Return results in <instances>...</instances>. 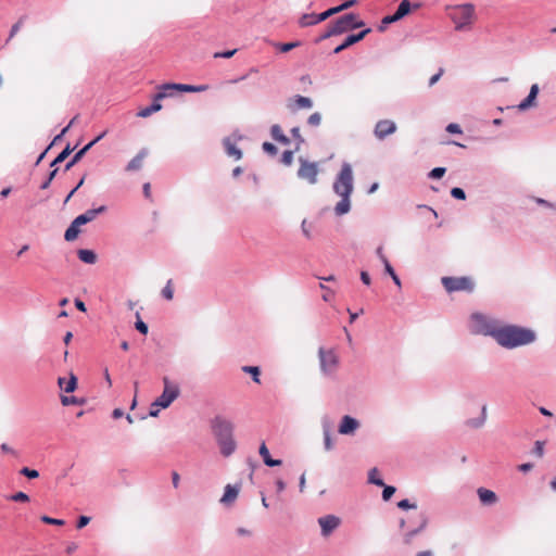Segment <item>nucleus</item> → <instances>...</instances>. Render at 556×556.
Masks as SVG:
<instances>
[{"label": "nucleus", "instance_id": "obj_47", "mask_svg": "<svg viewBox=\"0 0 556 556\" xmlns=\"http://www.w3.org/2000/svg\"><path fill=\"white\" fill-rule=\"evenodd\" d=\"M338 13H339V10L337 9V7H332L321 13H318V18H320V22H324L327 18H329L332 15L338 14Z\"/></svg>", "mask_w": 556, "mask_h": 556}, {"label": "nucleus", "instance_id": "obj_61", "mask_svg": "<svg viewBox=\"0 0 556 556\" xmlns=\"http://www.w3.org/2000/svg\"><path fill=\"white\" fill-rule=\"evenodd\" d=\"M446 131L450 132V134H457V135H460L463 134V130L460 128V126L456 123H451L446 126Z\"/></svg>", "mask_w": 556, "mask_h": 556}, {"label": "nucleus", "instance_id": "obj_13", "mask_svg": "<svg viewBox=\"0 0 556 556\" xmlns=\"http://www.w3.org/2000/svg\"><path fill=\"white\" fill-rule=\"evenodd\" d=\"M396 131V125L393 121L390 119H381L377 122L374 134L379 140H383L388 136L394 134Z\"/></svg>", "mask_w": 556, "mask_h": 556}, {"label": "nucleus", "instance_id": "obj_7", "mask_svg": "<svg viewBox=\"0 0 556 556\" xmlns=\"http://www.w3.org/2000/svg\"><path fill=\"white\" fill-rule=\"evenodd\" d=\"M441 282L448 293L457 291L472 292L475 282L470 277H442Z\"/></svg>", "mask_w": 556, "mask_h": 556}, {"label": "nucleus", "instance_id": "obj_6", "mask_svg": "<svg viewBox=\"0 0 556 556\" xmlns=\"http://www.w3.org/2000/svg\"><path fill=\"white\" fill-rule=\"evenodd\" d=\"M164 390L160 396L155 399L152 406L167 408L180 394L179 387L172 383L167 377L163 378Z\"/></svg>", "mask_w": 556, "mask_h": 556}, {"label": "nucleus", "instance_id": "obj_34", "mask_svg": "<svg viewBox=\"0 0 556 556\" xmlns=\"http://www.w3.org/2000/svg\"><path fill=\"white\" fill-rule=\"evenodd\" d=\"M61 403L63 406H70V405H85L86 400L84 397H77L74 395L67 396V395H61Z\"/></svg>", "mask_w": 556, "mask_h": 556}, {"label": "nucleus", "instance_id": "obj_20", "mask_svg": "<svg viewBox=\"0 0 556 556\" xmlns=\"http://www.w3.org/2000/svg\"><path fill=\"white\" fill-rule=\"evenodd\" d=\"M77 377L73 372H71L67 380L63 377H59L58 386L65 393H73L77 389Z\"/></svg>", "mask_w": 556, "mask_h": 556}, {"label": "nucleus", "instance_id": "obj_17", "mask_svg": "<svg viewBox=\"0 0 556 556\" xmlns=\"http://www.w3.org/2000/svg\"><path fill=\"white\" fill-rule=\"evenodd\" d=\"M358 427L359 422L356 418L345 415L341 419L338 431L340 434L349 435L353 434Z\"/></svg>", "mask_w": 556, "mask_h": 556}, {"label": "nucleus", "instance_id": "obj_38", "mask_svg": "<svg viewBox=\"0 0 556 556\" xmlns=\"http://www.w3.org/2000/svg\"><path fill=\"white\" fill-rule=\"evenodd\" d=\"M368 482L377 486L384 485V481L378 476V469L376 467L369 470Z\"/></svg>", "mask_w": 556, "mask_h": 556}, {"label": "nucleus", "instance_id": "obj_11", "mask_svg": "<svg viewBox=\"0 0 556 556\" xmlns=\"http://www.w3.org/2000/svg\"><path fill=\"white\" fill-rule=\"evenodd\" d=\"M371 31V28H365L363 29L362 31L357 33V34H351L349 35L342 43H340L339 46H337L334 49H333V53L334 54H339L341 53L343 50L350 48L351 46L362 41L369 33Z\"/></svg>", "mask_w": 556, "mask_h": 556}, {"label": "nucleus", "instance_id": "obj_58", "mask_svg": "<svg viewBox=\"0 0 556 556\" xmlns=\"http://www.w3.org/2000/svg\"><path fill=\"white\" fill-rule=\"evenodd\" d=\"M321 427H323V434L331 433L332 425H331L329 417H327V416L323 417Z\"/></svg>", "mask_w": 556, "mask_h": 556}, {"label": "nucleus", "instance_id": "obj_36", "mask_svg": "<svg viewBox=\"0 0 556 556\" xmlns=\"http://www.w3.org/2000/svg\"><path fill=\"white\" fill-rule=\"evenodd\" d=\"M332 36H338V33L334 28V26L332 25V23L330 22L326 28V30L320 34L316 39H315V43H319Z\"/></svg>", "mask_w": 556, "mask_h": 556}, {"label": "nucleus", "instance_id": "obj_46", "mask_svg": "<svg viewBox=\"0 0 556 556\" xmlns=\"http://www.w3.org/2000/svg\"><path fill=\"white\" fill-rule=\"evenodd\" d=\"M20 473L23 475L24 477L28 478V479H36V478L39 477V471L38 470L31 469V468H28V467H23L20 470Z\"/></svg>", "mask_w": 556, "mask_h": 556}, {"label": "nucleus", "instance_id": "obj_44", "mask_svg": "<svg viewBox=\"0 0 556 556\" xmlns=\"http://www.w3.org/2000/svg\"><path fill=\"white\" fill-rule=\"evenodd\" d=\"M381 486L383 488V490H382V498H383V501L387 502V501H389L393 496V494L395 493L396 489H395V486L387 485L386 483H384V485H381Z\"/></svg>", "mask_w": 556, "mask_h": 556}, {"label": "nucleus", "instance_id": "obj_62", "mask_svg": "<svg viewBox=\"0 0 556 556\" xmlns=\"http://www.w3.org/2000/svg\"><path fill=\"white\" fill-rule=\"evenodd\" d=\"M90 520L91 519L88 516H79L76 523L77 529L85 528L90 522Z\"/></svg>", "mask_w": 556, "mask_h": 556}, {"label": "nucleus", "instance_id": "obj_49", "mask_svg": "<svg viewBox=\"0 0 556 556\" xmlns=\"http://www.w3.org/2000/svg\"><path fill=\"white\" fill-rule=\"evenodd\" d=\"M320 122H321V115L320 113L318 112H315L313 113L312 115H309V117L307 118V124L309 126H313V127H317L320 125Z\"/></svg>", "mask_w": 556, "mask_h": 556}, {"label": "nucleus", "instance_id": "obj_9", "mask_svg": "<svg viewBox=\"0 0 556 556\" xmlns=\"http://www.w3.org/2000/svg\"><path fill=\"white\" fill-rule=\"evenodd\" d=\"M299 162L298 177L306 180L311 185H315L318 176V164L316 162H309L304 157H300Z\"/></svg>", "mask_w": 556, "mask_h": 556}, {"label": "nucleus", "instance_id": "obj_50", "mask_svg": "<svg viewBox=\"0 0 556 556\" xmlns=\"http://www.w3.org/2000/svg\"><path fill=\"white\" fill-rule=\"evenodd\" d=\"M451 195L456 200H465L466 199V192L464 189L459 187H454L451 189Z\"/></svg>", "mask_w": 556, "mask_h": 556}, {"label": "nucleus", "instance_id": "obj_55", "mask_svg": "<svg viewBox=\"0 0 556 556\" xmlns=\"http://www.w3.org/2000/svg\"><path fill=\"white\" fill-rule=\"evenodd\" d=\"M262 148H263L264 152H266L267 154H270V155H276L278 152L277 147L271 142H264Z\"/></svg>", "mask_w": 556, "mask_h": 556}, {"label": "nucleus", "instance_id": "obj_53", "mask_svg": "<svg viewBox=\"0 0 556 556\" xmlns=\"http://www.w3.org/2000/svg\"><path fill=\"white\" fill-rule=\"evenodd\" d=\"M397 507L400 509L407 510V509H415L417 507V505L415 503H410L409 500L404 498V500H401L400 502H397Z\"/></svg>", "mask_w": 556, "mask_h": 556}, {"label": "nucleus", "instance_id": "obj_48", "mask_svg": "<svg viewBox=\"0 0 556 556\" xmlns=\"http://www.w3.org/2000/svg\"><path fill=\"white\" fill-rule=\"evenodd\" d=\"M40 520L43 523L53 525V526H63L65 523L63 519L52 518V517H49L47 515L41 516Z\"/></svg>", "mask_w": 556, "mask_h": 556}, {"label": "nucleus", "instance_id": "obj_16", "mask_svg": "<svg viewBox=\"0 0 556 556\" xmlns=\"http://www.w3.org/2000/svg\"><path fill=\"white\" fill-rule=\"evenodd\" d=\"M427 525H428V518H427L426 514H420L418 525L414 529L407 530L403 533V543L405 545H412L414 538L417 534H419L421 531H424L426 529Z\"/></svg>", "mask_w": 556, "mask_h": 556}, {"label": "nucleus", "instance_id": "obj_4", "mask_svg": "<svg viewBox=\"0 0 556 556\" xmlns=\"http://www.w3.org/2000/svg\"><path fill=\"white\" fill-rule=\"evenodd\" d=\"M471 328L473 334H481L495 339L501 321L482 313H472L470 316Z\"/></svg>", "mask_w": 556, "mask_h": 556}, {"label": "nucleus", "instance_id": "obj_33", "mask_svg": "<svg viewBox=\"0 0 556 556\" xmlns=\"http://www.w3.org/2000/svg\"><path fill=\"white\" fill-rule=\"evenodd\" d=\"M485 419H486V407L482 406L481 416L478 418L468 419L466 421V425L471 428H480L484 425Z\"/></svg>", "mask_w": 556, "mask_h": 556}, {"label": "nucleus", "instance_id": "obj_22", "mask_svg": "<svg viewBox=\"0 0 556 556\" xmlns=\"http://www.w3.org/2000/svg\"><path fill=\"white\" fill-rule=\"evenodd\" d=\"M239 491H240L239 485L227 484L225 486L224 494L220 498V503H223L224 505L232 504L236 501V498L239 494Z\"/></svg>", "mask_w": 556, "mask_h": 556}, {"label": "nucleus", "instance_id": "obj_59", "mask_svg": "<svg viewBox=\"0 0 556 556\" xmlns=\"http://www.w3.org/2000/svg\"><path fill=\"white\" fill-rule=\"evenodd\" d=\"M324 447L326 451H331L333 448V441L331 433L324 434Z\"/></svg>", "mask_w": 556, "mask_h": 556}, {"label": "nucleus", "instance_id": "obj_39", "mask_svg": "<svg viewBox=\"0 0 556 556\" xmlns=\"http://www.w3.org/2000/svg\"><path fill=\"white\" fill-rule=\"evenodd\" d=\"M397 21L399 20L394 14L387 15L381 20V24L378 26V30L384 31L388 25L395 23Z\"/></svg>", "mask_w": 556, "mask_h": 556}, {"label": "nucleus", "instance_id": "obj_27", "mask_svg": "<svg viewBox=\"0 0 556 556\" xmlns=\"http://www.w3.org/2000/svg\"><path fill=\"white\" fill-rule=\"evenodd\" d=\"M270 136L274 140L281 144L288 146L290 143V139L283 134L281 127L278 124H275L270 127Z\"/></svg>", "mask_w": 556, "mask_h": 556}, {"label": "nucleus", "instance_id": "obj_56", "mask_svg": "<svg viewBox=\"0 0 556 556\" xmlns=\"http://www.w3.org/2000/svg\"><path fill=\"white\" fill-rule=\"evenodd\" d=\"M290 132H291V136L296 140V142H298L296 149H299V147L304 142V139L300 134V128L293 127V128H291Z\"/></svg>", "mask_w": 556, "mask_h": 556}, {"label": "nucleus", "instance_id": "obj_10", "mask_svg": "<svg viewBox=\"0 0 556 556\" xmlns=\"http://www.w3.org/2000/svg\"><path fill=\"white\" fill-rule=\"evenodd\" d=\"M173 93L172 92H168L167 90L164 89V85L160 86L159 87V91L154 94L153 97V102L141 109L137 115L139 117H149L151 114L155 113V112H159L161 109H162V104L160 103V100L164 99V98H167V97H172Z\"/></svg>", "mask_w": 556, "mask_h": 556}, {"label": "nucleus", "instance_id": "obj_21", "mask_svg": "<svg viewBox=\"0 0 556 556\" xmlns=\"http://www.w3.org/2000/svg\"><path fill=\"white\" fill-rule=\"evenodd\" d=\"M421 7V3L417 2L412 4L409 0H402L396 9V11L393 13L397 20H402L406 15H408L412 11V9H419Z\"/></svg>", "mask_w": 556, "mask_h": 556}, {"label": "nucleus", "instance_id": "obj_45", "mask_svg": "<svg viewBox=\"0 0 556 556\" xmlns=\"http://www.w3.org/2000/svg\"><path fill=\"white\" fill-rule=\"evenodd\" d=\"M445 172V167H434L429 172L428 177L431 179H440L444 176Z\"/></svg>", "mask_w": 556, "mask_h": 556}, {"label": "nucleus", "instance_id": "obj_14", "mask_svg": "<svg viewBox=\"0 0 556 556\" xmlns=\"http://www.w3.org/2000/svg\"><path fill=\"white\" fill-rule=\"evenodd\" d=\"M164 89L168 92L173 91H182V92H202L208 89L207 85H187V84H176V83H167L164 84Z\"/></svg>", "mask_w": 556, "mask_h": 556}, {"label": "nucleus", "instance_id": "obj_43", "mask_svg": "<svg viewBox=\"0 0 556 556\" xmlns=\"http://www.w3.org/2000/svg\"><path fill=\"white\" fill-rule=\"evenodd\" d=\"M77 117H78L77 115H76V116H74V117L71 119V122L68 123V125H67L66 127H64V128L62 129V131H61L58 136H55V137H54V139L52 140V142L48 146L49 148H51L55 142H58V141H60V140H61V138L66 134V131L70 129V127L74 125V123L76 122Z\"/></svg>", "mask_w": 556, "mask_h": 556}, {"label": "nucleus", "instance_id": "obj_63", "mask_svg": "<svg viewBox=\"0 0 556 556\" xmlns=\"http://www.w3.org/2000/svg\"><path fill=\"white\" fill-rule=\"evenodd\" d=\"M320 289L325 290V293L323 294V300L326 302H329L332 299V291L326 287L324 283L319 285Z\"/></svg>", "mask_w": 556, "mask_h": 556}, {"label": "nucleus", "instance_id": "obj_1", "mask_svg": "<svg viewBox=\"0 0 556 556\" xmlns=\"http://www.w3.org/2000/svg\"><path fill=\"white\" fill-rule=\"evenodd\" d=\"M333 192L341 198L334 206V214L342 216L351 211V194L354 190L353 169L350 163L343 162L332 185Z\"/></svg>", "mask_w": 556, "mask_h": 556}, {"label": "nucleus", "instance_id": "obj_5", "mask_svg": "<svg viewBox=\"0 0 556 556\" xmlns=\"http://www.w3.org/2000/svg\"><path fill=\"white\" fill-rule=\"evenodd\" d=\"M459 13L451 14V20L455 24V30L462 31L470 29L475 18V5L472 3H462L453 7Z\"/></svg>", "mask_w": 556, "mask_h": 556}, {"label": "nucleus", "instance_id": "obj_24", "mask_svg": "<svg viewBox=\"0 0 556 556\" xmlns=\"http://www.w3.org/2000/svg\"><path fill=\"white\" fill-rule=\"evenodd\" d=\"M477 493H478L480 502L483 505L491 506L497 502V495L492 490H489L485 488H479Z\"/></svg>", "mask_w": 556, "mask_h": 556}, {"label": "nucleus", "instance_id": "obj_19", "mask_svg": "<svg viewBox=\"0 0 556 556\" xmlns=\"http://www.w3.org/2000/svg\"><path fill=\"white\" fill-rule=\"evenodd\" d=\"M106 211L105 205H101L97 208L87 210L85 213L78 215L74 218L75 222H78L79 226L86 225L92 222L99 214H102Z\"/></svg>", "mask_w": 556, "mask_h": 556}, {"label": "nucleus", "instance_id": "obj_52", "mask_svg": "<svg viewBox=\"0 0 556 556\" xmlns=\"http://www.w3.org/2000/svg\"><path fill=\"white\" fill-rule=\"evenodd\" d=\"M10 500L13 502L26 503L29 501V496L24 492H16L10 496Z\"/></svg>", "mask_w": 556, "mask_h": 556}, {"label": "nucleus", "instance_id": "obj_15", "mask_svg": "<svg viewBox=\"0 0 556 556\" xmlns=\"http://www.w3.org/2000/svg\"><path fill=\"white\" fill-rule=\"evenodd\" d=\"M355 20V13H346L332 21L338 35L344 34L349 30H353L352 23Z\"/></svg>", "mask_w": 556, "mask_h": 556}, {"label": "nucleus", "instance_id": "obj_8", "mask_svg": "<svg viewBox=\"0 0 556 556\" xmlns=\"http://www.w3.org/2000/svg\"><path fill=\"white\" fill-rule=\"evenodd\" d=\"M318 358L320 370L324 375H331L339 365V358L332 349L326 350L320 346L318 349Z\"/></svg>", "mask_w": 556, "mask_h": 556}, {"label": "nucleus", "instance_id": "obj_60", "mask_svg": "<svg viewBox=\"0 0 556 556\" xmlns=\"http://www.w3.org/2000/svg\"><path fill=\"white\" fill-rule=\"evenodd\" d=\"M236 52H237V49L226 50V51H223V52H215L214 53V58L215 59H218V58L229 59V58L233 56Z\"/></svg>", "mask_w": 556, "mask_h": 556}, {"label": "nucleus", "instance_id": "obj_54", "mask_svg": "<svg viewBox=\"0 0 556 556\" xmlns=\"http://www.w3.org/2000/svg\"><path fill=\"white\" fill-rule=\"evenodd\" d=\"M58 170H59V169L55 167V168H53V169L49 173L48 178H47V179L41 184L40 189L45 190V189H48V188H49V186H50L51 181L53 180V178L55 177V175H56Z\"/></svg>", "mask_w": 556, "mask_h": 556}, {"label": "nucleus", "instance_id": "obj_40", "mask_svg": "<svg viewBox=\"0 0 556 556\" xmlns=\"http://www.w3.org/2000/svg\"><path fill=\"white\" fill-rule=\"evenodd\" d=\"M137 320L135 323V328L141 333L147 334L149 331L148 325L140 318L139 312L136 313Z\"/></svg>", "mask_w": 556, "mask_h": 556}, {"label": "nucleus", "instance_id": "obj_29", "mask_svg": "<svg viewBox=\"0 0 556 556\" xmlns=\"http://www.w3.org/2000/svg\"><path fill=\"white\" fill-rule=\"evenodd\" d=\"M293 101L294 103L289 105L291 110L311 109L313 106V101L308 97L298 94L294 97Z\"/></svg>", "mask_w": 556, "mask_h": 556}, {"label": "nucleus", "instance_id": "obj_25", "mask_svg": "<svg viewBox=\"0 0 556 556\" xmlns=\"http://www.w3.org/2000/svg\"><path fill=\"white\" fill-rule=\"evenodd\" d=\"M258 453H260L264 464L268 467H276V466H280L282 464V462L280 459H275L270 456L269 451L264 442L261 444Z\"/></svg>", "mask_w": 556, "mask_h": 556}, {"label": "nucleus", "instance_id": "obj_3", "mask_svg": "<svg viewBox=\"0 0 556 556\" xmlns=\"http://www.w3.org/2000/svg\"><path fill=\"white\" fill-rule=\"evenodd\" d=\"M211 429L220 448V454L225 457L233 454L237 447L233 439V424L218 415L211 420Z\"/></svg>", "mask_w": 556, "mask_h": 556}, {"label": "nucleus", "instance_id": "obj_2", "mask_svg": "<svg viewBox=\"0 0 556 556\" xmlns=\"http://www.w3.org/2000/svg\"><path fill=\"white\" fill-rule=\"evenodd\" d=\"M495 342L507 350H513L519 346L529 345L536 340V333L534 330L514 325H501L498 327Z\"/></svg>", "mask_w": 556, "mask_h": 556}, {"label": "nucleus", "instance_id": "obj_26", "mask_svg": "<svg viewBox=\"0 0 556 556\" xmlns=\"http://www.w3.org/2000/svg\"><path fill=\"white\" fill-rule=\"evenodd\" d=\"M223 144L226 153L229 156H233L237 161L242 157V151L236 146V143L229 137L223 140Z\"/></svg>", "mask_w": 556, "mask_h": 556}, {"label": "nucleus", "instance_id": "obj_64", "mask_svg": "<svg viewBox=\"0 0 556 556\" xmlns=\"http://www.w3.org/2000/svg\"><path fill=\"white\" fill-rule=\"evenodd\" d=\"M443 73H444V70L442 67L439 68L438 73L434 74L433 76H431V78L429 79V87H432L433 85H435L440 80Z\"/></svg>", "mask_w": 556, "mask_h": 556}, {"label": "nucleus", "instance_id": "obj_42", "mask_svg": "<svg viewBox=\"0 0 556 556\" xmlns=\"http://www.w3.org/2000/svg\"><path fill=\"white\" fill-rule=\"evenodd\" d=\"M161 294L162 296L165 299V300H172L173 296H174V289H173V286H172V280H168L165 285V287L162 289L161 291Z\"/></svg>", "mask_w": 556, "mask_h": 556}, {"label": "nucleus", "instance_id": "obj_23", "mask_svg": "<svg viewBox=\"0 0 556 556\" xmlns=\"http://www.w3.org/2000/svg\"><path fill=\"white\" fill-rule=\"evenodd\" d=\"M147 155L148 150L146 148L141 149L138 154L128 162L125 169L127 172L139 170L142 167L143 160Z\"/></svg>", "mask_w": 556, "mask_h": 556}, {"label": "nucleus", "instance_id": "obj_28", "mask_svg": "<svg viewBox=\"0 0 556 556\" xmlns=\"http://www.w3.org/2000/svg\"><path fill=\"white\" fill-rule=\"evenodd\" d=\"M319 23H321V22H320V18H318L317 13H304L299 18L300 27H308V26L317 25Z\"/></svg>", "mask_w": 556, "mask_h": 556}, {"label": "nucleus", "instance_id": "obj_31", "mask_svg": "<svg viewBox=\"0 0 556 556\" xmlns=\"http://www.w3.org/2000/svg\"><path fill=\"white\" fill-rule=\"evenodd\" d=\"M79 227H80V226H79L78 222H75V220L73 219V222L71 223V225H70V226L67 227V229L65 230L64 239H65L66 241H68V242L74 241V240L78 237V235H79V232H80Z\"/></svg>", "mask_w": 556, "mask_h": 556}, {"label": "nucleus", "instance_id": "obj_12", "mask_svg": "<svg viewBox=\"0 0 556 556\" xmlns=\"http://www.w3.org/2000/svg\"><path fill=\"white\" fill-rule=\"evenodd\" d=\"M340 518L334 515H326L318 518L321 535L325 538L329 536L340 526Z\"/></svg>", "mask_w": 556, "mask_h": 556}, {"label": "nucleus", "instance_id": "obj_30", "mask_svg": "<svg viewBox=\"0 0 556 556\" xmlns=\"http://www.w3.org/2000/svg\"><path fill=\"white\" fill-rule=\"evenodd\" d=\"M78 258L86 264L92 265L97 262V254L89 249H79L77 251Z\"/></svg>", "mask_w": 556, "mask_h": 556}, {"label": "nucleus", "instance_id": "obj_35", "mask_svg": "<svg viewBox=\"0 0 556 556\" xmlns=\"http://www.w3.org/2000/svg\"><path fill=\"white\" fill-rule=\"evenodd\" d=\"M73 148H71L70 144H67L59 154L58 156L50 163V167H55L58 164L64 162L68 155L72 153Z\"/></svg>", "mask_w": 556, "mask_h": 556}, {"label": "nucleus", "instance_id": "obj_57", "mask_svg": "<svg viewBox=\"0 0 556 556\" xmlns=\"http://www.w3.org/2000/svg\"><path fill=\"white\" fill-rule=\"evenodd\" d=\"M533 454L536 455L538 457H542L544 455V442L542 441H536L534 443V447H533Z\"/></svg>", "mask_w": 556, "mask_h": 556}, {"label": "nucleus", "instance_id": "obj_32", "mask_svg": "<svg viewBox=\"0 0 556 556\" xmlns=\"http://www.w3.org/2000/svg\"><path fill=\"white\" fill-rule=\"evenodd\" d=\"M89 151V147H83L78 150L73 157L65 164V170H70L76 163H78L85 154Z\"/></svg>", "mask_w": 556, "mask_h": 556}, {"label": "nucleus", "instance_id": "obj_51", "mask_svg": "<svg viewBox=\"0 0 556 556\" xmlns=\"http://www.w3.org/2000/svg\"><path fill=\"white\" fill-rule=\"evenodd\" d=\"M293 154H294V152L291 150L283 151V153L281 155V163L287 166H290L293 161Z\"/></svg>", "mask_w": 556, "mask_h": 556}, {"label": "nucleus", "instance_id": "obj_18", "mask_svg": "<svg viewBox=\"0 0 556 556\" xmlns=\"http://www.w3.org/2000/svg\"><path fill=\"white\" fill-rule=\"evenodd\" d=\"M539 91H540L539 85L533 84L530 87V91H529L528 96L517 105L518 110L526 111L530 108L535 106Z\"/></svg>", "mask_w": 556, "mask_h": 556}, {"label": "nucleus", "instance_id": "obj_37", "mask_svg": "<svg viewBox=\"0 0 556 556\" xmlns=\"http://www.w3.org/2000/svg\"><path fill=\"white\" fill-rule=\"evenodd\" d=\"M242 371L251 375L252 380L255 383H261V380H260L261 369L258 366H243Z\"/></svg>", "mask_w": 556, "mask_h": 556}, {"label": "nucleus", "instance_id": "obj_41", "mask_svg": "<svg viewBox=\"0 0 556 556\" xmlns=\"http://www.w3.org/2000/svg\"><path fill=\"white\" fill-rule=\"evenodd\" d=\"M301 45L300 41H293V42H285V43H275L274 46L278 48L281 52H289L292 49L299 47Z\"/></svg>", "mask_w": 556, "mask_h": 556}]
</instances>
